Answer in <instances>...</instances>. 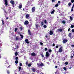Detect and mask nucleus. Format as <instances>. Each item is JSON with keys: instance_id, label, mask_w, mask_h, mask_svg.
Returning <instances> with one entry per match:
<instances>
[{"instance_id": "nucleus-23", "label": "nucleus", "mask_w": 74, "mask_h": 74, "mask_svg": "<svg viewBox=\"0 0 74 74\" xmlns=\"http://www.w3.org/2000/svg\"><path fill=\"white\" fill-rule=\"evenodd\" d=\"M26 18H29V15L28 14H27L26 15Z\"/></svg>"}, {"instance_id": "nucleus-5", "label": "nucleus", "mask_w": 74, "mask_h": 74, "mask_svg": "<svg viewBox=\"0 0 74 74\" xmlns=\"http://www.w3.org/2000/svg\"><path fill=\"white\" fill-rule=\"evenodd\" d=\"M24 25H26L29 24V22L27 21H25L24 23Z\"/></svg>"}, {"instance_id": "nucleus-53", "label": "nucleus", "mask_w": 74, "mask_h": 74, "mask_svg": "<svg viewBox=\"0 0 74 74\" xmlns=\"http://www.w3.org/2000/svg\"><path fill=\"white\" fill-rule=\"evenodd\" d=\"M26 65H27V64H28V62L27 61L26 62Z\"/></svg>"}, {"instance_id": "nucleus-16", "label": "nucleus", "mask_w": 74, "mask_h": 74, "mask_svg": "<svg viewBox=\"0 0 74 74\" xmlns=\"http://www.w3.org/2000/svg\"><path fill=\"white\" fill-rule=\"evenodd\" d=\"M68 36L69 37H71V33H69V35H68Z\"/></svg>"}, {"instance_id": "nucleus-4", "label": "nucleus", "mask_w": 74, "mask_h": 74, "mask_svg": "<svg viewBox=\"0 0 74 74\" xmlns=\"http://www.w3.org/2000/svg\"><path fill=\"white\" fill-rule=\"evenodd\" d=\"M10 3L12 5H15V2L13 1L12 0H11L10 1Z\"/></svg>"}, {"instance_id": "nucleus-55", "label": "nucleus", "mask_w": 74, "mask_h": 74, "mask_svg": "<svg viewBox=\"0 0 74 74\" xmlns=\"http://www.w3.org/2000/svg\"><path fill=\"white\" fill-rule=\"evenodd\" d=\"M56 1V0H52V2L53 3V2H55Z\"/></svg>"}, {"instance_id": "nucleus-11", "label": "nucleus", "mask_w": 74, "mask_h": 74, "mask_svg": "<svg viewBox=\"0 0 74 74\" xmlns=\"http://www.w3.org/2000/svg\"><path fill=\"white\" fill-rule=\"evenodd\" d=\"M35 11V7H33L32 9V12H34Z\"/></svg>"}, {"instance_id": "nucleus-56", "label": "nucleus", "mask_w": 74, "mask_h": 74, "mask_svg": "<svg viewBox=\"0 0 74 74\" xmlns=\"http://www.w3.org/2000/svg\"><path fill=\"white\" fill-rule=\"evenodd\" d=\"M27 4H29V3H30V1H29L27 2Z\"/></svg>"}, {"instance_id": "nucleus-24", "label": "nucleus", "mask_w": 74, "mask_h": 74, "mask_svg": "<svg viewBox=\"0 0 74 74\" xmlns=\"http://www.w3.org/2000/svg\"><path fill=\"white\" fill-rule=\"evenodd\" d=\"M7 65H8V66L9 65V64H8V62L6 64V67H9V68H10V66H7Z\"/></svg>"}, {"instance_id": "nucleus-20", "label": "nucleus", "mask_w": 74, "mask_h": 74, "mask_svg": "<svg viewBox=\"0 0 74 74\" xmlns=\"http://www.w3.org/2000/svg\"><path fill=\"white\" fill-rule=\"evenodd\" d=\"M35 25L36 28H38V27L39 26V25L37 24H36Z\"/></svg>"}, {"instance_id": "nucleus-39", "label": "nucleus", "mask_w": 74, "mask_h": 74, "mask_svg": "<svg viewBox=\"0 0 74 74\" xmlns=\"http://www.w3.org/2000/svg\"><path fill=\"white\" fill-rule=\"evenodd\" d=\"M74 27V25H72L71 26V28H73Z\"/></svg>"}, {"instance_id": "nucleus-10", "label": "nucleus", "mask_w": 74, "mask_h": 74, "mask_svg": "<svg viewBox=\"0 0 74 74\" xmlns=\"http://www.w3.org/2000/svg\"><path fill=\"white\" fill-rule=\"evenodd\" d=\"M53 34V31L52 30H50L49 32V34L50 35H52Z\"/></svg>"}, {"instance_id": "nucleus-25", "label": "nucleus", "mask_w": 74, "mask_h": 74, "mask_svg": "<svg viewBox=\"0 0 74 74\" xmlns=\"http://www.w3.org/2000/svg\"><path fill=\"white\" fill-rule=\"evenodd\" d=\"M19 62H18V60H16L15 61V63H16V64H18V63Z\"/></svg>"}, {"instance_id": "nucleus-32", "label": "nucleus", "mask_w": 74, "mask_h": 74, "mask_svg": "<svg viewBox=\"0 0 74 74\" xmlns=\"http://www.w3.org/2000/svg\"><path fill=\"white\" fill-rule=\"evenodd\" d=\"M31 66H32V64L30 63L28 65V67H30Z\"/></svg>"}, {"instance_id": "nucleus-54", "label": "nucleus", "mask_w": 74, "mask_h": 74, "mask_svg": "<svg viewBox=\"0 0 74 74\" xmlns=\"http://www.w3.org/2000/svg\"><path fill=\"white\" fill-rule=\"evenodd\" d=\"M58 45H57V46H56V48H58Z\"/></svg>"}, {"instance_id": "nucleus-28", "label": "nucleus", "mask_w": 74, "mask_h": 74, "mask_svg": "<svg viewBox=\"0 0 74 74\" xmlns=\"http://www.w3.org/2000/svg\"><path fill=\"white\" fill-rule=\"evenodd\" d=\"M58 6H59V4L58 3H57L55 5V7H58Z\"/></svg>"}, {"instance_id": "nucleus-59", "label": "nucleus", "mask_w": 74, "mask_h": 74, "mask_svg": "<svg viewBox=\"0 0 74 74\" xmlns=\"http://www.w3.org/2000/svg\"><path fill=\"white\" fill-rule=\"evenodd\" d=\"M54 56H55L53 55V54L52 55V58H53L54 57Z\"/></svg>"}, {"instance_id": "nucleus-64", "label": "nucleus", "mask_w": 74, "mask_h": 74, "mask_svg": "<svg viewBox=\"0 0 74 74\" xmlns=\"http://www.w3.org/2000/svg\"><path fill=\"white\" fill-rule=\"evenodd\" d=\"M18 34H21V32H19L18 33Z\"/></svg>"}, {"instance_id": "nucleus-50", "label": "nucleus", "mask_w": 74, "mask_h": 74, "mask_svg": "<svg viewBox=\"0 0 74 74\" xmlns=\"http://www.w3.org/2000/svg\"><path fill=\"white\" fill-rule=\"evenodd\" d=\"M68 5H69V6H70L71 5V3H69Z\"/></svg>"}, {"instance_id": "nucleus-35", "label": "nucleus", "mask_w": 74, "mask_h": 74, "mask_svg": "<svg viewBox=\"0 0 74 74\" xmlns=\"http://www.w3.org/2000/svg\"><path fill=\"white\" fill-rule=\"evenodd\" d=\"M15 56H17L18 55V52H17V51H16V52H15Z\"/></svg>"}, {"instance_id": "nucleus-31", "label": "nucleus", "mask_w": 74, "mask_h": 74, "mask_svg": "<svg viewBox=\"0 0 74 74\" xmlns=\"http://www.w3.org/2000/svg\"><path fill=\"white\" fill-rule=\"evenodd\" d=\"M18 30V28H15V29L14 30V32H16V31H17V30Z\"/></svg>"}, {"instance_id": "nucleus-52", "label": "nucleus", "mask_w": 74, "mask_h": 74, "mask_svg": "<svg viewBox=\"0 0 74 74\" xmlns=\"http://www.w3.org/2000/svg\"><path fill=\"white\" fill-rule=\"evenodd\" d=\"M18 69L19 70H21V67L19 66L18 67Z\"/></svg>"}, {"instance_id": "nucleus-14", "label": "nucleus", "mask_w": 74, "mask_h": 74, "mask_svg": "<svg viewBox=\"0 0 74 74\" xmlns=\"http://www.w3.org/2000/svg\"><path fill=\"white\" fill-rule=\"evenodd\" d=\"M28 39H27L25 40V42H26V43L27 44H29V42L28 41Z\"/></svg>"}, {"instance_id": "nucleus-36", "label": "nucleus", "mask_w": 74, "mask_h": 74, "mask_svg": "<svg viewBox=\"0 0 74 74\" xmlns=\"http://www.w3.org/2000/svg\"><path fill=\"white\" fill-rule=\"evenodd\" d=\"M40 55H41V56H42V58H44V55H43V53H42L41 54H40Z\"/></svg>"}, {"instance_id": "nucleus-43", "label": "nucleus", "mask_w": 74, "mask_h": 74, "mask_svg": "<svg viewBox=\"0 0 74 74\" xmlns=\"http://www.w3.org/2000/svg\"><path fill=\"white\" fill-rule=\"evenodd\" d=\"M45 51H47V50H48V49L47 48H45Z\"/></svg>"}, {"instance_id": "nucleus-33", "label": "nucleus", "mask_w": 74, "mask_h": 74, "mask_svg": "<svg viewBox=\"0 0 74 74\" xmlns=\"http://www.w3.org/2000/svg\"><path fill=\"white\" fill-rule=\"evenodd\" d=\"M40 66H44V64L43 63H41L40 64Z\"/></svg>"}, {"instance_id": "nucleus-62", "label": "nucleus", "mask_w": 74, "mask_h": 74, "mask_svg": "<svg viewBox=\"0 0 74 74\" xmlns=\"http://www.w3.org/2000/svg\"><path fill=\"white\" fill-rule=\"evenodd\" d=\"M55 68H56V69H57V68H58V66H55Z\"/></svg>"}, {"instance_id": "nucleus-7", "label": "nucleus", "mask_w": 74, "mask_h": 74, "mask_svg": "<svg viewBox=\"0 0 74 74\" xmlns=\"http://www.w3.org/2000/svg\"><path fill=\"white\" fill-rule=\"evenodd\" d=\"M4 2L5 3V5L7 6L8 5V1L7 0H5Z\"/></svg>"}, {"instance_id": "nucleus-58", "label": "nucleus", "mask_w": 74, "mask_h": 74, "mask_svg": "<svg viewBox=\"0 0 74 74\" xmlns=\"http://www.w3.org/2000/svg\"><path fill=\"white\" fill-rule=\"evenodd\" d=\"M44 22H45V23H47V21H46V20H45Z\"/></svg>"}, {"instance_id": "nucleus-37", "label": "nucleus", "mask_w": 74, "mask_h": 74, "mask_svg": "<svg viewBox=\"0 0 74 74\" xmlns=\"http://www.w3.org/2000/svg\"><path fill=\"white\" fill-rule=\"evenodd\" d=\"M63 69L64 70H65V71L67 70V69L66 68V67H64L63 68Z\"/></svg>"}, {"instance_id": "nucleus-26", "label": "nucleus", "mask_w": 74, "mask_h": 74, "mask_svg": "<svg viewBox=\"0 0 74 74\" xmlns=\"http://www.w3.org/2000/svg\"><path fill=\"white\" fill-rule=\"evenodd\" d=\"M20 36H21V37L22 39H23V36L22 34H20Z\"/></svg>"}, {"instance_id": "nucleus-47", "label": "nucleus", "mask_w": 74, "mask_h": 74, "mask_svg": "<svg viewBox=\"0 0 74 74\" xmlns=\"http://www.w3.org/2000/svg\"><path fill=\"white\" fill-rule=\"evenodd\" d=\"M40 45H43V43H42V42H40Z\"/></svg>"}, {"instance_id": "nucleus-57", "label": "nucleus", "mask_w": 74, "mask_h": 74, "mask_svg": "<svg viewBox=\"0 0 74 74\" xmlns=\"http://www.w3.org/2000/svg\"><path fill=\"white\" fill-rule=\"evenodd\" d=\"M71 31L72 32H74V29H72Z\"/></svg>"}, {"instance_id": "nucleus-13", "label": "nucleus", "mask_w": 74, "mask_h": 74, "mask_svg": "<svg viewBox=\"0 0 74 74\" xmlns=\"http://www.w3.org/2000/svg\"><path fill=\"white\" fill-rule=\"evenodd\" d=\"M32 71L33 72H36V70L35 68H32Z\"/></svg>"}, {"instance_id": "nucleus-41", "label": "nucleus", "mask_w": 74, "mask_h": 74, "mask_svg": "<svg viewBox=\"0 0 74 74\" xmlns=\"http://www.w3.org/2000/svg\"><path fill=\"white\" fill-rule=\"evenodd\" d=\"M2 25H4V21H2Z\"/></svg>"}, {"instance_id": "nucleus-3", "label": "nucleus", "mask_w": 74, "mask_h": 74, "mask_svg": "<svg viewBox=\"0 0 74 74\" xmlns=\"http://www.w3.org/2000/svg\"><path fill=\"white\" fill-rule=\"evenodd\" d=\"M62 48H63V47H61L59 49L58 51L59 52H62V51H63V50L62 49Z\"/></svg>"}, {"instance_id": "nucleus-61", "label": "nucleus", "mask_w": 74, "mask_h": 74, "mask_svg": "<svg viewBox=\"0 0 74 74\" xmlns=\"http://www.w3.org/2000/svg\"><path fill=\"white\" fill-rule=\"evenodd\" d=\"M55 44L54 43H53V47H54L55 46Z\"/></svg>"}, {"instance_id": "nucleus-49", "label": "nucleus", "mask_w": 74, "mask_h": 74, "mask_svg": "<svg viewBox=\"0 0 74 74\" xmlns=\"http://www.w3.org/2000/svg\"><path fill=\"white\" fill-rule=\"evenodd\" d=\"M58 4H60V1H58Z\"/></svg>"}, {"instance_id": "nucleus-46", "label": "nucleus", "mask_w": 74, "mask_h": 74, "mask_svg": "<svg viewBox=\"0 0 74 74\" xmlns=\"http://www.w3.org/2000/svg\"><path fill=\"white\" fill-rule=\"evenodd\" d=\"M49 52H52V50L49 49Z\"/></svg>"}, {"instance_id": "nucleus-40", "label": "nucleus", "mask_w": 74, "mask_h": 74, "mask_svg": "<svg viewBox=\"0 0 74 74\" xmlns=\"http://www.w3.org/2000/svg\"><path fill=\"white\" fill-rule=\"evenodd\" d=\"M41 26H43V25H44V23H43V22L42 21L41 23Z\"/></svg>"}, {"instance_id": "nucleus-6", "label": "nucleus", "mask_w": 74, "mask_h": 74, "mask_svg": "<svg viewBox=\"0 0 74 74\" xmlns=\"http://www.w3.org/2000/svg\"><path fill=\"white\" fill-rule=\"evenodd\" d=\"M49 55H50V54H49V53L48 52H46V57H48V56H49Z\"/></svg>"}, {"instance_id": "nucleus-30", "label": "nucleus", "mask_w": 74, "mask_h": 74, "mask_svg": "<svg viewBox=\"0 0 74 74\" xmlns=\"http://www.w3.org/2000/svg\"><path fill=\"white\" fill-rule=\"evenodd\" d=\"M62 23H63V24H65V23H66V21H63Z\"/></svg>"}, {"instance_id": "nucleus-29", "label": "nucleus", "mask_w": 74, "mask_h": 74, "mask_svg": "<svg viewBox=\"0 0 74 74\" xmlns=\"http://www.w3.org/2000/svg\"><path fill=\"white\" fill-rule=\"evenodd\" d=\"M54 12H55V10H53L51 12V14H54Z\"/></svg>"}, {"instance_id": "nucleus-18", "label": "nucleus", "mask_w": 74, "mask_h": 74, "mask_svg": "<svg viewBox=\"0 0 74 74\" xmlns=\"http://www.w3.org/2000/svg\"><path fill=\"white\" fill-rule=\"evenodd\" d=\"M3 10H4L3 11L4 12H5L6 14L7 13V12L6 11V10L5 9H3Z\"/></svg>"}, {"instance_id": "nucleus-51", "label": "nucleus", "mask_w": 74, "mask_h": 74, "mask_svg": "<svg viewBox=\"0 0 74 74\" xmlns=\"http://www.w3.org/2000/svg\"><path fill=\"white\" fill-rule=\"evenodd\" d=\"M16 60H18V57H16L15 58Z\"/></svg>"}, {"instance_id": "nucleus-42", "label": "nucleus", "mask_w": 74, "mask_h": 74, "mask_svg": "<svg viewBox=\"0 0 74 74\" xmlns=\"http://www.w3.org/2000/svg\"><path fill=\"white\" fill-rule=\"evenodd\" d=\"M71 47H72V48H74V45H71Z\"/></svg>"}, {"instance_id": "nucleus-22", "label": "nucleus", "mask_w": 74, "mask_h": 74, "mask_svg": "<svg viewBox=\"0 0 74 74\" xmlns=\"http://www.w3.org/2000/svg\"><path fill=\"white\" fill-rule=\"evenodd\" d=\"M37 66H38V67H40V63H37Z\"/></svg>"}, {"instance_id": "nucleus-45", "label": "nucleus", "mask_w": 74, "mask_h": 74, "mask_svg": "<svg viewBox=\"0 0 74 74\" xmlns=\"http://www.w3.org/2000/svg\"><path fill=\"white\" fill-rule=\"evenodd\" d=\"M7 73L8 74H10V71H7Z\"/></svg>"}, {"instance_id": "nucleus-17", "label": "nucleus", "mask_w": 74, "mask_h": 74, "mask_svg": "<svg viewBox=\"0 0 74 74\" xmlns=\"http://www.w3.org/2000/svg\"><path fill=\"white\" fill-rule=\"evenodd\" d=\"M32 56H36V53H31Z\"/></svg>"}, {"instance_id": "nucleus-1", "label": "nucleus", "mask_w": 74, "mask_h": 74, "mask_svg": "<svg viewBox=\"0 0 74 74\" xmlns=\"http://www.w3.org/2000/svg\"><path fill=\"white\" fill-rule=\"evenodd\" d=\"M15 48L14 47H13V50L14 51H17V49L19 48V46L18 45H17L16 46H15Z\"/></svg>"}, {"instance_id": "nucleus-48", "label": "nucleus", "mask_w": 74, "mask_h": 74, "mask_svg": "<svg viewBox=\"0 0 74 74\" xmlns=\"http://www.w3.org/2000/svg\"><path fill=\"white\" fill-rule=\"evenodd\" d=\"M19 65L20 66H22V63H20L19 64Z\"/></svg>"}, {"instance_id": "nucleus-19", "label": "nucleus", "mask_w": 74, "mask_h": 74, "mask_svg": "<svg viewBox=\"0 0 74 74\" xmlns=\"http://www.w3.org/2000/svg\"><path fill=\"white\" fill-rule=\"evenodd\" d=\"M19 29H20V30H22L23 29V27H20Z\"/></svg>"}, {"instance_id": "nucleus-34", "label": "nucleus", "mask_w": 74, "mask_h": 74, "mask_svg": "<svg viewBox=\"0 0 74 74\" xmlns=\"http://www.w3.org/2000/svg\"><path fill=\"white\" fill-rule=\"evenodd\" d=\"M68 64H69V63L67 62H66L65 63V64H66V65H67Z\"/></svg>"}, {"instance_id": "nucleus-12", "label": "nucleus", "mask_w": 74, "mask_h": 74, "mask_svg": "<svg viewBox=\"0 0 74 74\" xmlns=\"http://www.w3.org/2000/svg\"><path fill=\"white\" fill-rule=\"evenodd\" d=\"M11 11V8H9L8 9V13H10V12Z\"/></svg>"}, {"instance_id": "nucleus-60", "label": "nucleus", "mask_w": 74, "mask_h": 74, "mask_svg": "<svg viewBox=\"0 0 74 74\" xmlns=\"http://www.w3.org/2000/svg\"><path fill=\"white\" fill-rule=\"evenodd\" d=\"M70 28H69L68 29V32H69L70 31Z\"/></svg>"}, {"instance_id": "nucleus-15", "label": "nucleus", "mask_w": 74, "mask_h": 74, "mask_svg": "<svg viewBox=\"0 0 74 74\" xmlns=\"http://www.w3.org/2000/svg\"><path fill=\"white\" fill-rule=\"evenodd\" d=\"M16 40H21V38H19V37H17L16 38Z\"/></svg>"}, {"instance_id": "nucleus-8", "label": "nucleus", "mask_w": 74, "mask_h": 74, "mask_svg": "<svg viewBox=\"0 0 74 74\" xmlns=\"http://www.w3.org/2000/svg\"><path fill=\"white\" fill-rule=\"evenodd\" d=\"M28 33L30 35V36H31L32 35V33H31L30 30L29 29L28 31Z\"/></svg>"}, {"instance_id": "nucleus-9", "label": "nucleus", "mask_w": 74, "mask_h": 74, "mask_svg": "<svg viewBox=\"0 0 74 74\" xmlns=\"http://www.w3.org/2000/svg\"><path fill=\"white\" fill-rule=\"evenodd\" d=\"M57 31H58V32H62V31H63V29H57Z\"/></svg>"}, {"instance_id": "nucleus-38", "label": "nucleus", "mask_w": 74, "mask_h": 74, "mask_svg": "<svg viewBox=\"0 0 74 74\" xmlns=\"http://www.w3.org/2000/svg\"><path fill=\"white\" fill-rule=\"evenodd\" d=\"M43 27L44 28H47V25H45L43 26Z\"/></svg>"}, {"instance_id": "nucleus-2", "label": "nucleus", "mask_w": 74, "mask_h": 74, "mask_svg": "<svg viewBox=\"0 0 74 74\" xmlns=\"http://www.w3.org/2000/svg\"><path fill=\"white\" fill-rule=\"evenodd\" d=\"M67 41H68V40H67V39L66 40V39H64L63 40L62 42L63 43V44H65V43H66Z\"/></svg>"}, {"instance_id": "nucleus-21", "label": "nucleus", "mask_w": 74, "mask_h": 74, "mask_svg": "<svg viewBox=\"0 0 74 74\" xmlns=\"http://www.w3.org/2000/svg\"><path fill=\"white\" fill-rule=\"evenodd\" d=\"M22 7V5H19V9H21Z\"/></svg>"}, {"instance_id": "nucleus-27", "label": "nucleus", "mask_w": 74, "mask_h": 74, "mask_svg": "<svg viewBox=\"0 0 74 74\" xmlns=\"http://www.w3.org/2000/svg\"><path fill=\"white\" fill-rule=\"evenodd\" d=\"M70 19L71 21H73V17L71 16H70Z\"/></svg>"}, {"instance_id": "nucleus-44", "label": "nucleus", "mask_w": 74, "mask_h": 74, "mask_svg": "<svg viewBox=\"0 0 74 74\" xmlns=\"http://www.w3.org/2000/svg\"><path fill=\"white\" fill-rule=\"evenodd\" d=\"M74 0H71V2L72 3H74Z\"/></svg>"}, {"instance_id": "nucleus-63", "label": "nucleus", "mask_w": 74, "mask_h": 74, "mask_svg": "<svg viewBox=\"0 0 74 74\" xmlns=\"http://www.w3.org/2000/svg\"><path fill=\"white\" fill-rule=\"evenodd\" d=\"M71 12L73 11V8H72V9H71Z\"/></svg>"}]
</instances>
